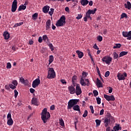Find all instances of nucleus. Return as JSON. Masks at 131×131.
Returning <instances> with one entry per match:
<instances>
[{
  "instance_id": "f257e3e1",
  "label": "nucleus",
  "mask_w": 131,
  "mask_h": 131,
  "mask_svg": "<svg viewBox=\"0 0 131 131\" xmlns=\"http://www.w3.org/2000/svg\"><path fill=\"white\" fill-rule=\"evenodd\" d=\"M88 75V73H86V72H84V71L82 72V77L80 79V83L82 86H85L86 85L88 86H89L90 85V82L89 79H85V81L86 82L84 81V78L86 77Z\"/></svg>"
},
{
  "instance_id": "f03ea898",
  "label": "nucleus",
  "mask_w": 131,
  "mask_h": 131,
  "mask_svg": "<svg viewBox=\"0 0 131 131\" xmlns=\"http://www.w3.org/2000/svg\"><path fill=\"white\" fill-rule=\"evenodd\" d=\"M51 117V115L49 112H48L47 108H45L42 110L41 119L44 123L47 122L48 119Z\"/></svg>"
},
{
  "instance_id": "7ed1b4c3",
  "label": "nucleus",
  "mask_w": 131,
  "mask_h": 131,
  "mask_svg": "<svg viewBox=\"0 0 131 131\" xmlns=\"http://www.w3.org/2000/svg\"><path fill=\"white\" fill-rule=\"evenodd\" d=\"M111 122L114 121V118L112 115H110L108 117L105 118L103 123L104 124V126L107 127L111 123Z\"/></svg>"
},
{
  "instance_id": "20e7f679",
  "label": "nucleus",
  "mask_w": 131,
  "mask_h": 131,
  "mask_svg": "<svg viewBox=\"0 0 131 131\" xmlns=\"http://www.w3.org/2000/svg\"><path fill=\"white\" fill-rule=\"evenodd\" d=\"M56 77V74L55 71L53 68H49V70L48 72L47 78L53 79Z\"/></svg>"
},
{
  "instance_id": "39448f33",
  "label": "nucleus",
  "mask_w": 131,
  "mask_h": 131,
  "mask_svg": "<svg viewBox=\"0 0 131 131\" xmlns=\"http://www.w3.org/2000/svg\"><path fill=\"white\" fill-rule=\"evenodd\" d=\"M78 102V99H71L68 102V110H71Z\"/></svg>"
},
{
  "instance_id": "423d86ee",
  "label": "nucleus",
  "mask_w": 131,
  "mask_h": 131,
  "mask_svg": "<svg viewBox=\"0 0 131 131\" xmlns=\"http://www.w3.org/2000/svg\"><path fill=\"white\" fill-rule=\"evenodd\" d=\"M113 58L111 57H107L105 56L102 58V61L103 62H105L106 64L110 65L111 63V62L112 61Z\"/></svg>"
},
{
  "instance_id": "0eeeda50",
  "label": "nucleus",
  "mask_w": 131,
  "mask_h": 131,
  "mask_svg": "<svg viewBox=\"0 0 131 131\" xmlns=\"http://www.w3.org/2000/svg\"><path fill=\"white\" fill-rule=\"evenodd\" d=\"M127 76V75L126 73H124L123 74H121L120 73H118L117 74V78L119 81L121 80H125V77H126Z\"/></svg>"
},
{
  "instance_id": "6e6552de",
  "label": "nucleus",
  "mask_w": 131,
  "mask_h": 131,
  "mask_svg": "<svg viewBox=\"0 0 131 131\" xmlns=\"http://www.w3.org/2000/svg\"><path fill=\"white\" fill-rule=\"evenodd\" d=\"M104 98L107 100V101H115V98L114 95H107L106 94L103 95Z\"/></svg>"
},
{
  "instance_id": "1a4fd4ad",
  "label": "nucleus",
  "mask_w": 131,
  "mask_h": 131,
  "mask_svg": "<svg viewBox=\"0 0 131 131\" xmlns=\"http://www.w3.org/2000/svg\"><path fill=\"white\" fill-rule=\"evenodd\" d=\"M82 90L79 84H76L75 93L76 95H80L82 93Z\"/></svg>"
},
{
  "instance_id": "9d476101",
  "label": "nucleus",
  "mask_w": 131,
  "mask_h": 131,
  "mask_svg": "<svg viewBox=\"0 0 131 131\" xmlns=\"http://www.w3.org/2000/svg\"><path fill=\"white\" fill-rule=\"evenodd\" d=\"M40 84V79L39 78H37L35 79L32 82V87L34 89L36 88Z\"/></svg>"
},
{
  "instance_id": "9b49d317",
  "label": "nucleus",
  "mask_w": 131,
  "mask_h": 131,
  "mask_svg": "<svg viewBox=\"0 0 131 131\" xmlns=\"http://www.w3.org/2000/svg\"><path fill=\"white\" fill-rule=\"evenodd\" d=\"M50 7L49 6L46 5L43 6L42 9V11L45 14H48V13L50 11Z\"/></svg>"
},
{
  "instance_id": "f8f14e48",
  "label": "nucleus",
  "mask_w": 131,
  "mask_h": 131,
  "mask_svg": "<svg viewBox=\"0 0 131 131\" xmlns=\"http://www.w3.org/2000/svg\"><path fill=\"white\" fill-rule=\"evenodd\" d=\"M68 90L71 94H74L75 93V88L73 85L68 86Z\"/></svg>"
},
{
  "instance_id": "ddd939ff",
  "label": "nucleus",
  "mask_w": 131,
  "mask_h": 131,
  "mask_svg": "<svg viewBox=\"0 0 131 131\" xmlns=\"http://www.w3.org/2000/svg\"><path fill=\"white\" fill-rule=\"evenodd\" d=\"M76 53L78 55V57L79 59H81L84 56V54L81 51L79 50L76 51Z\"/></svg>"
},
{
  "instance_id": "4468645a",
  "label": "nucleus",
  "mask_w": 131,
  "mask_h": 131,
  "mask_svg": "<svg viewBox=\"0 0 131 131\" xmlns=\"http://www.w3.org/2000/svg\"><path fill=\"white\" fill-rule=\"evenodd\" d=\"M31 103L33 105H35L36 106L38 105V101H37V99L36 97H33V98L31 100Z\"/></svg>"
},
{
  "instance_id": "2eb2a0df",
  "label": "nucleus",
  "mask_w": 131,
  "mask_h": 131,
  "mask_svg": "<svg viewBox=\"0 0 131 131\" xmlns=\"http://www.w3.org/2000/svg\"><path fill=\"white\" fill-rule=\"evenodd\" d=\"M17 8V4L12 3L11 11L14 12Z\"/></svg>"
},
{
  "instance_id": "dca6fc26",
  "label": "nucleus",
  "mask_w": 131,
  "mask_h": 131,
  "mask_svg": "<svg viewBox=\"0 0 131 131\" xmlns=\"http://www.w3.org/2000/svg\"><path fill=\"white\" fill-rule=\"evenodd\" d=\"M123 36L127 37V40H131V33H122Z\"/></svg>"
},
{
  "instance_id": "f3484780",
  "label": "nucleus",
  "mask_w": 131,
  "mask_h": 131,
  "mask_svg": "<svg viewBox=\"0 0 131 131\" xmlns=\"http://www.w3.org/2000/svg\"><path fill=\"white\" fill-rule=\"evenodd\" d=\"M125 8H127L128 10H130L131 9V3L129 1L127 2V4H124Z\"/></svg>"
},
{
  "instance_id": "a211bd4d",
  "label": "nucleus",
  "mask_w": 131,
  "mask_h": 131,
  "mask_svg": "<svg viewBox=\"0 0 131 131\" xmlns=\"http://www.w3.org/2000/svg\"><path fill=\"white\" fill-rule=\"evenodd\" d=\"M51 20L50 19L46 21V28L47 29L51 28Z\"/></svg>"
},
{
  "instance_id": "6ab92c4d",
  "label": "nucleus",
  "mask_w": 131,
  "mask_h": 131,
  "mask_svg": "<svg viewBox=\"0 0 131 131\" xmlns=\"http://www.w3.org/2000/svg\"><path fill=\"white\" fill-rule=\"evenodd\" d=\"M89 2L88 0H81L80 2L81 4L83 6H87V5L89 4Z\"/></svg>"
},
{
  "instance_id": "aec40b11",
  "label": "nucleus",
  "mask_w": 131,
  "mask_h": 131,
  "mask_svg": "<svg viewBox=\"0 0 131 131\" xmlns=\"http://www.w3.org/2000/svg\"><path fill=\"white\" fill-rule=\"evenodd\" d=\"M63 25H64L63 23H62L60 19L57 21L56 24V27H62L63 26Z\"/></svg>"
},
{
  "instance_id": "412c9836",
  "label": "nucleus",
  "mask_w": 131,
  "mask_h": 131,
  "mask_svg": "<svg viewBox=\"0 0 131 131\" xmlns=\"http://www.w3.org/2000/svg\"><path fill=\"white\" fill-rule=\"evenodd\" d=\"M3 36L4 37V39L5 40H8L10 37V34H9V33H3Z\"/></svg>"
},
{
  "instance_id": "4be33fe9",
  "label": "nucleus",
  "mask_w": 131,
  "mask_h": 131,
  "mask_svg": "<svg viewBox=\"0 0 131 131\" xmlns=\"http://www.w3.org/2000/svg\"><path fill=\"white\" fill-rule=\"evenodd\" d=\"M27 7L26 6H25L24 5H21L20 6H19L18 9V11H21V10H25L26 9Z\"/></svg>"
},
{
  "instance_id": "5701e85b",
  "label": "nucleus",
  "mask_w": 131,
  "mask_h": 131,
  "mask_svg": "<svg viewBox=\"0 0 131 131\" xmlns=\"http://www.w3.org/2000/svg\"><path fill=\"white\" fill-rule=\"evenodd\" d=\"M60 19L61 20V21L63 23L64 25L66 24V17L64 15L60 17Z\"/></svg>"
},
{
  "instance_id": "b1692460",
  "label": "nucleus",
  "mask_w": 131,
  "mask_h": 131,
  "mask_svg": "<svg viewBox=\"0 0 131 131\" xmlns=\"http://www.w3.org/2000/svg\"><path fill=\"white\" fill-rule=\"evenodd\" d=\"M42 40L45 41V42H49V41H50L47 35H44L42 36Z\"/></svg>"
},
{
  "instance_id": "393cba45",
  "label": "nucleus",
  "mask_w": 131,
  "mask_h": 131,
  "mask_svg": "<svg viewBox=\"0 0 131 131\" xmlns=\"http://www.w3.org/2000/svg\"><path fill=\"white\" fill-rule=\"evenodd\" d=\"M97 11V9L95 8L94 10L89 9L88 12L90 14H95V13Z\"/></svg>"
},
{
  "instance_id": "a878e982",
  "label": "nucleus",
  "mask_w": 131,
  "mask_h": 131,
  "mask_svg": "<svg viewBox=\"0 0 131 131\" xmlns=\"http://www.w3.org/2000/svg\"><path fill=\"white\" fill-rule=\"evenodd\" d=\"M128 52L127 51H122L119 54V57H123L127 55Z\"/></svg>"
},
{
  "instance_id": "bb28decb",
  "label": "nucleus",
  "mask_w": 131,
  "mask_h": 131,
  "mask_svg": "<svg viewBox=\"0 0 131 131\" xmlns=\"http://www.w3.org/2000/svg\"><path fill=\"white\" fill-rule=\"evenodd\" d=\"M54 58L53 55H50L49 59V64L52 63V62L54 61Z\"/></svg>"
},
{
  "instance_id": "cd10ccee",
  "label": "nucleus",
  "mask_w": 131,
  "mask_h": 131,
  "mask_svg": "<svg viewBox=\"0 0 131 131\" xmlns=\"http://www.w3.org/2000/svg\"><path fill=\"white\" fill-rule=\"evenodd\" d=\"M97 85L98 87H102V83L101 82V80L99 79V78H97Z\"/></svg>"
},
{
  "instance_id": "c85d7f7f",
  "label": "nucleus",
  "mask_w": 131,
  "mask_h": 131,
  "mask_svg": "<svg viewBox=\"0 0 131 131\" xmlns=\"http://www.w3.org/2000/svg\"><path fill=\"white\" fill-rule=\"evenodd\" d=\"M7 124L9 126H12V124H13V121L12 118L8 120Z\"/></svg>"
},
{
  "instance_id": "c756f323",
  "label": "nucleus",
  "mask_w": 131,
  "mask_h": 131,
  "mask_svg": "<svg viewBox=\"0 0 131 131\" xmlns=\"http://www.w3.org/2000/svg\"><path fill=\"white\" fill-rule=\"evenodd\" d=\"M38 16V14L37 13H35L32 15V18L33 20H36L37 19Z\"/></svg>"
},
{
  "instance_id": "7c9ffc66",
  "label": "nucleus",
  "mask_w": 131,
  "mask_h": 131,
  "mask_svg": "<svg viewBox=\"0 0 131 131\" xmlns=\"http://www.w3.org/2000/svg\"><path fill=\"white\" fill-rule=\"evenodd\" d=\"M80 107L79 105H75L73 107V109L75 111H79V108Z\"/></svg>"
},
{
  "instance_id": "2f4dec72",
  "label": "nucleus",
  "mask_w": 131,
  "mask_h": 131,
  "mask_svg": "<svg viewBox=\"0 0 131 131\" xmlns=\"http://www.w3.org/2000/svg\"><path fill=\"white\" fill-rule=\"evenodd\" d=\"M95 122H96V127H98L100 125L102 121H101V120H100L96 119V120H95Z\"/></svg>"
},
{
  "instance_id": "473e14b6",
  "label": "nucleus",
  "mask_w": 131,
  "mask_h": 131,
  "mask_svg": "<svg viewBox=\"0 0 131 131\" xmlns=\"http://www.w3.org/2000/svg\"><path fill=\"white\" fill-rule=\"evenodd\" d=\"M127 18V14L125 13H122L121 15V19H123V18Z\"/></svg>"
},
{
  "instance_id": "72a5a7b5",
  "label": "nucleus",
  "mask_w": 131,
  "mask_h": 131,
  "mask_svg": "<svg viewBox=\"0 0 131 131\" xmlns=\"http://www.w3.org/2000/svg\"><path fill=\"white\" fill-rule=\"evenodd\" d=\"M121 47V45L120 43L118 44H115V46H114L113 49H120V48Z\"/></svg>"
},
{
  "instance_id": "f704fd0d",
  "label": "nucleus",
  "mask_w": 131,
  "mask_h": 131,
  "mask_svg": "<svg viewBox=\"0 0 131 131\" xmlns=\"http://www.w3.org/2000/svg\"><path fill=\"white\" fill-rule=\"evenodd\" d=\"M49 48L51 49V51H53L54 50V47L53 46V45L52 44V43H50L48 45Z\"/></svg>"
},
{
  "instance_id": "c9c22d12",
  "label": "nucleus",
  "mask_w": 131,
  "mask_h": 131,
  "mask_svg": "<svg viewBox=\"0 0 131 131\" xmlns=\"http://www.w3.org/2000/svg\"><path fill=\"white\" fill-rule=\"evenodd\" d=\"M54 10H55L54 9H53V8H51V9H50V11L49 12V14L50 16H52V15L54 14Z\"/></svg>"
},
{
  "instance_id": "e433bc0d",
  "label": "nucleus",
  "mask_w": 131,
  "mask_h": 131,
  "mask_svg": "<svg viewBox=\"0 0 131 131\" xmlns=\"http://www.w3.org/2000/svg\"><path fill=\"white\" fill-rule=\"evenodd\" d=\"M23 24H24V22H23V21L20 22V23H18L15 24L14 27H19V26H21V25H22Z\"/></svg>"
},
{
  "instance_id": "4c0bfd02",
  "label": "nucleus",
  "mask_w": 131,
  "mask_h": 131,
  "mask_svg": "<svg viewBox=\"0 0 131 131\" xmlns=\"http://www.w3.org/2000/svg\"><path fill=\"white\" fill-rule=\"evenodd\" d=\"M59 123H60V125H61V126H62V127L64 126V121L63 120V119H61L59 120Z\"/></svg>"
},
{
  "instance_id": "58836bf2",
  "label": "nucleus",
  "mask_w": 131,
  "mask_h": 131,
  "mask_svg": "<svg viewBox=\"0 0 131 131\" xmlns=\"http://www.w3.org/2000/svg\"><path fill=\"white\" fill-rule=\"evenodd\" d=\"M12 83L15 86H17L18 84L16 80H13Z\"/></svg>"
},
{
  "instance_id": "ea45409f",
  "label": "nucleus",
  "mask_w": 131,
  "mask_h": 131,
  "mask_svg": "<svg viewBox=\"0 0 131 131\" xmlns=\"http://www.w3.org/2000/svg\"><path fill=\"white\" fill-rule=\"evenodd\" d=\"M101 99L100 98V97H97L96 101L98 105H100V104L101 103Z\"/></svg>"
},
{
  "instance_id": "a19ab883",
  "label": "nucleus",
  "mask_w": 131,
  "mask_h": 131,
  "mask_svg": "<svg viewBox=\"0 0 131 131\" xmlns=\"http://www.w3.org/2000/svg\"><path fill=\"white\" fill-rule=\"evenodd\" d=\"M88 111L86 110H85L83 115H82V117L86 118V116H88Z\"/></svg>"
},
{
  "instance_id": "79ce46f5",
  "label": "nucleus",
  "mask_w": 131,
  "mask_h": 131,
  "mask_svg": "<svg viewBox=\"0 0 131 131\" xmlns=\"http://www.w3.org/2000/svg\"><path fill=\"white\" fill-rule=\"evenodd\" d=\"M93 93L94 94V97H96L99 95V92L97 90L93 91Z\"/></svg>"
},
{
  "instance_id": "37998d69",
  "label": "nucleus",
  "mask_w": 131,
  "mask_h": 131,
  "mask_svg": "<svg viewBox=\"0 0 131 131\" xmlns=\"http://www.w3.org/2000/svg\"><path fill=\"white\" fill-rule=\"evenodd\" d=\"M113 55H114V59H117V58L119 57L118 54L116 52H114Z\"/></svg>"
},
{
  "instance_id": "c03bdc74",
  "label": "nucleus",
  "mask_w": 131,
  "mask_h": 131,
  "mask_svg": "<svg viewBox=\"0 0 131 131\" xmlns=\"http://www.w3.org/2000/svg\"><path fill=\"white\" fill-rule=\"evenodd\" d=\"M6 68L7 69H11L12 68L11 63L10 62H8Z\"/></svg>"
},
{
  "instance_id": "a18cd8bd",
  "label": "nucleus",
  "mask_w": 131,
  "mask_h": 131,
  "mask_svg": "<svg viewBox=\"0 0 131 131\" xmlns=\"http://www.w3.org/2000/svg\"><path fill=\"white\" fill-rule=\"evenodd\" d=\"M9 87L10 89H11L12 90H15L16 88V86L15 85H13V84H10Z\"/></svg>"
},
{
  "instance_id": "49530a36",
  "label": "nucleus",
  "mask_w": 131,
  "mask_h": 131,
  "mask_svg": "<svg viewBox=\"0 0 131 131\" xmlns=\"http://www.w3.org/2000/svg\"><path fill=\"white\" fill-rule=\"evenodd\" d=\"M76 80H77V77H76V75H74V76L73 77L72 79V82L73 83H74V82H75V81H76Z\"/></svg>"
},
{
  "instance_id": "de8ad7c7",
  "label": "nucleus",
  "mask_w": 131,
  "mask_h": 131,
  "mask_svg": "<svg viewBox=\"0 0 131 131\" xmlns=\"http://www.w3.org/2000/svg\"><path fill=\"white\" fill-rule=\"evenodd\" d=\"M91 14L90 13H89V11L86 13V17L87 18H90L91 19H92V17L91 16Z\"/></svg>"
},
{
  "instance_id": "09e8293b",
  "label": "nucleus",
  "mask_w": 131,
  "mask_h": 131,
  "mask_svg": "<svg viewBox=\"0 0 131 131\" xmlns=\"http://www.w3.org/2000/svg\"><path fill=\"white\" fill-rule=\"evenodd\" d=\"M97 40H98L99 41H102L103 40L102 37L101 36H99L97 37Z\"/></svg>"
},
{
  "instance_id": "8fccbe9b",
  "label": "nucleus",
  "mask_w": 131,
  "mask_h": 131,
  "mask_svg": "<svg viewBox=\"0 0 131 131\" xmlns=\"http://www.w3.org/2000/svg\"><path fill=\"white\" fill-rule=\"evenodd\" d=\"M18 95V92L16 90H14V97L17 98Z\"/></svg>"
},
{
  "instance_id": "3c124183",
  "label": "nucleus",
  "mask_w": 131,
  "mask_h": 131,
  "mask_svg": "<svg viewBox=\"0 0 131 131\" xmlns=\"http://www.w3.org/2000/svg\"><path fill=\"white\" fill-rule=\"evenodd\" d=\"M29 81L27 79H25L24 80V82H23V84H24L25 85H27L28 84Z\"/></svg>"
},
{
  "instance_id": "603ef678",
  "label": "nucleus",
  "mask_w": 131,
  "mask_h": 131,
  "mask_svg": "<svg viewBox=\"0 0 131 131\" xmlns=\"http://www.w3.org/2000/svg\"><path fill=\"white\" fill-rule=\"evenodd\" d=\"M82 14H78V16L76 17V18L77 19L79 20V19H80L81 18H82Z\"/></svg>"
},
{
  "instance_id": "864d4df0",
  "label": "nucleus",
  "mask_w": 131,
  "mask_h": 131,
  "mask_svg": "<svg viewBox=\"0 0 131 131\" xmlns=\"http://www.w3.org/2000/svg\"><path fill=\"white\" fill-rule=\"evenodd\" d=\"M114 129H116V131H118L120 129V126H115V127H113Z\"/></svg>"
},
{
  "instance_id": "5fc2aeb1",
  "label": "nucleus",
  "mask_w": 131,
  "mask_h": 131,
  "mask_svg": "<svg viewBox=\"0 0 131 131\" xmlns=\"http://www.w3.org/2000/svg\"><path fill=\"white\" fill-rule=\"evenodd\" d=\"M96 71H97V72L99 76H101V73H100V71L98 67H96Z\"/></svg>"
},
{
  "instance_id": "6e6d98bb",
  "label": "nucleus",
  "mask_w": 131,
  "mask_h": 131,
  "mask_svg": "<svg viewBox=\"0 0 131 131\" xmlns=\"http://www.w3.org/2000/svg\"><path fill=\"white\" fill-rule=\"evenodd\" d=\"M8 120L12 119V115L11 113H8L7 115Z\"/></svg>"
},
{
  "instance_id": "4d7b16f0",
  "label": "nucleus",
  "mask_w": 131,
  "mask_h": 131,
  "mask_svg": "<svg viewBox=\"0 0 131 131\" xmlns=\"http://www.w3.org/2000/svg\"><path fill=\"white\" fill-rule=\"evenodd\" d=\"M43 41V38L41 37H39L38 39V41L39 43H42Z\"/></svg>"
},
{
  "instance_id": "13d9d810",
  "label": "nucleus",
  "mask_w": 131,
  "mask_h": 131,
  "mask_svg": "<svg viewBox=\"0 0 131 131\" xmlns=\"http://www.w3.org/2000/svg\"><path fill=\"white\" fill-rule=\"evenodd\" d=\"M110 71H106V73H105L104 76L105 77H108L110 76Z\"/></svg>"
},
{
  "instance_id": "bf43d9fd",
  "label": "nucleus",
  "mask_w": 131,
  "mask_h": 131,
  "mask_svg": "<svg viewBox=\"0 0 131 131\" xmlns=\"http://www.w3.org/2000/svg\"><path fill=\"white\" fill-rule=\"evenodd\" d=\"M60 82H61L62 84H67L66 80L65 79H60Z\"/></svg>"
},
{
  "instance_id": "052dcab7",
  "label": "nucleus",
  "mask_w": 131,
  "mask_h": 131,
  "mask_svg": "<svg viewBox=\"0 0 131 131\" xmlns=\"http://www.w3.org/2000/svg\"><path fill=\"white\" fill-rule=\"evenodd\" d=\"M78 123V120L77 119V118H75V122H74V124H75V126L76 127L77 126V124Z\"/></svg>"
},
{
  "instance_id": "680f3d73",
  "label": "nucleus",
  "mask_w": 131,
  "mask_h": 131,
  "mask_svg": "<svg viewBox=\"0 0 131 131\" xmlns=\"http://www.w3.org/2000/svg\"><path fill=\"white\" fill-rule=\"evenodd\" d=\"M113 88L112 87H109V90H108V93H112L113 92Z\"/></svg>"
},
{
  "instance_id": "e2e57ef3",
  "label": "nucleus",
  "mask_w": 131,
  "mask_h": 131,
  "mask_svg": "<svg viewBox=\"0 0 131 131\" xmlns=\"http://www.w3.org/2000/svg\"><path fill=\"white\" fill-rule=\"evenodd\" d=\"M104 109L101 110V111H100V113H99V115H103L104 114Z\"/></svg>"
},
{
  "instance_id": "0e129e2a",
  "label": "nucleus",
  "mask_w": 131,
  "mask_h": 131,
  "mask_svg": "<svg viewBox=\"0 0 131 131\" xmlns=\"http://www.w3.org/2000/svg\"><path fill=\"white\" fill-rule=\"evenodd\" d=\"M55 110V105H52L50 106V110L54 111Z\"/></svg>"
},
{
  "instance_id": "69168bd1",
  "label": "nucleus",
  "mask_w": 131,
  "mask_h": 131,
  "mask_svg": "<svg viewBox=\"0 0 131 131\" xmlns=\"http://www.w3.org/2000/svg\"><path fill=\"white\" fill-rule=\"evenodd\" d=\"M93 48H94V49H96V50H99V48L97 46V44L94 45V46H93Z\"/></svg>"
},
{
  "instance_id": "338daca9",
  "label": "nucleus",
  "mask_w": 131,
  "mask_h": 131,
  "mask_svg": "<svg viewBox=\"0 0 131 131\" xmlns=\"http://www.w3.org/2000/svg\"><path fill=\"white\" fill-rule=\"evenodd\" d=\"M30 91L31 93L33 94L35 92V90H34L33 88H31Z\"/></svg>"
},
{
  "instance_id": "774afa93",
  "label": "nucleus",
  "mask_w": 131,
  "mask_h": 131,
  "mask_svg": "<svg viewBox=\"0 0 131 131\" xmlns=\"http://www.w3.org/2000/svg\"><path fill=\"white\" fill-rule=\"evenodd\" d=\"M106 131H111V127L109 126H107L106 128Z\"/></svg>"
}]
</instances>
